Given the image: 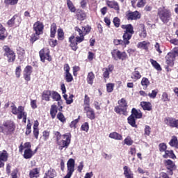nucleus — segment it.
<instances>
[{
  "label": "nucleus",
  "instance_id": "nucleus-1",
  "mask_svg": "<svg viewBox=\"0 0 178 178\" xmlns=\"http://www.w3.org/2000/svg\"><path fill=\"white\" fill-rule=\"evenodd\" d=\"M16 125L12 120H6L0 124V133H3L5 136H12L15 133Z\"/></svg>",
  "mask_w": 178,
  "mask_h": 178
},
{
  "label": "nucleus",
  "instance_id": "nucleus-2",
  "mask_svg": "<svg viewBox=\"0 0 178 178\" xmlns=\"http://www.w3.org/2000/svg\"><path fill=\"white\" fill-rule=\"evenodd\" d=\"M157 16H159L162 23L168 24L172 20V11L165 7L159 8L158 9Z\"/></svg>",
  "mask_w": 178,
  "mask_h": 178
},
{
  "label": "nucleus",
  "instance_id": "nucleus-3",
  "mask_svg": "<svg viewBox=\"0 0 178 178\" xmlns=\"http://www.w3.org/2000/svg\"><path fill=\"white\" fill-rule=\"evenodd\" d=\"M121 27L123 30H125L122 36L124 44V45H129V44H130V40H131V37H133V34H134V28L131 24L122 25Z\"/></svg>",
  "mask_w": 178,
  "mask_h": 178
},
{
  "label": "nucleus",
  "instance_id": "nucleus-4",
  "mask_svg": "<svg viewBox=\"0 0 178 178\" xmlns=\"http://www.w3.org/2000/svg\"><path fill=\"white\" fill-rule=\"evenodd\" d=\"M63 139L57 140V144L59 146L58 149L60 151H62L63 148L65 149H67V148L69 147V145H70V142L72 141V134L70 133H67L62 136Z\"/></svg>",
  "mask_w": 178,
  "mask_h": 178
},
{
  "label": "nucleus",
  "instance_id": "nucleus-5",
  "mask_svg": "<svg viewBox=\"0 0 178 178\" xmlns=\"http://www.w3.org/2000/svg\"><path fill=\"white\" fill-rule=\"evenodd\" d=\"M33 30L35 33L31 35L32 41L35 42L40 38V35L42 34V30H44V24L42 22L38 21L33 24Z\"/></svg>",
  "mask_w": 178,
  "mask_h": 178
},
{
  "label": "nucleus",
  "instance_id": "nucleus-6",
  "mask_svg": "<svg viewBox=\"0 0 178 178\" xmlns=\"http://www.w3.org/2000/svg\"><path fill=\"white\" fill-rule=\"evenodd\" d=\"M120 106H115L114 108L115 112L119 115H127V102L124 98L118 101Z\"/></svg>",
  "mask_w": 178,
  "mask_h": 178
},
{
  "label": "nucleus",
  "instance_id": "nucleus-7",
  "mask_svg": "<svg viewBox=\"0 0 178 178\" xmlns=\"http://www.w3.org/2000/svg\"><path fill=\"white\" fill-rule=\"evenodd\" d=\"M11 112L13 115H17V119H23L24 116L27 115V113L24 111V107L19 106L18 108L13 104L11 106Z\"/></svg>",
  "mask_w": 178,
  "mask_h": 178
},
{
  "label": "nucleus",
  "instance_id": "nucleus-8",
  "mask_svg": "<svg viewBox=\"0 0 178 178\" xmlns=\"http://www.w3.org/2000/svg\"><path fill=\"white\" fill-rule=\"evenodd\" d=\"M74 164L75 161L73 159H70L67 163V175L64 177V178H70L72 177V175L74 172Z\"/></svg>",
  "mask_w": 178,
  "mask_h": 178
},
{
  "label": "nucleus",
  "instance_id": "nucleus-9",
  "mask_svg": "<svg viewBox=\"0 0 178 178\" xmlns=\"http://www.w3.org/2000/svg\"><path fill=\"white\" fill-rule=\"evenodd\" d=\"M3 49L5 52L4 56H7L8 62H14L15 59H16L15 52L8 46H3Z\"/></svg>",
  "mask_w": 178,
  "mask_h": 178
},
{
  "label": "nucleus",
  "instance_id": "nucleus-10",
  "mask_svg": "<svg viewBox=\"0 0 178 178\" xmlns=\"http://www.w3.org/2000/svg\"><path fill=\"white\" fill-rule=\"evenodd\" d=\"M39 55L42 62H45V60L51 62L52 60L51 56H49V50L47 48L41 49L39 52Z\"/></svg>",
  "mask_w": 178,
  "mask_h": 178
},
{
  "label": "nucleus",
  "instance_id": "nucleus-11",
  "mask_svg": "<svg viewBox=\"0 0 178 178\" xmlns=\"http://www.w3.org/2000/svg\"><path fill=\"white\" fill-rule=\"evenodd\" d=\"M74 31H76V33L79 35L76 37V42H83L84 36L86 35V33H84V31H83V28L80 29L79 26H76Z\"/></svg>",
  "mask_w": 178,
  "mask_h": 178
},
{
  "label": "nucleus",
  "instance_id": "nucleus-12",
  "mask_svg": "<svg viewBox=\"0 0 178 178\" xmlns=\"http://www.w3.org/2000/svg\"><path fill=\"white\" fill-rule=\"evenodd\" d=\"M164 163L167 168V169L169 171V175H173V170H175L176 169V165L173 163V161L170 159H168V160H165L164 161Z\"/></svg>",
  "mask_w": 178,
  "mask_h": 178
},
{
  "label": "nucleus",
  "instance_id": "nucleus-13",
  "mask_svg": "<svg viewBox=\"0 0 178 178\" xmlns=\"http://www.w3.org/2000/svg\"><path fill=\"white\" fill-rule=\"evenodd\" d=\"M112 56L114 58V59H116V56L118 58V59H121L122 60H124L126 59L127 55L126 54V52H120L119 50H113L112 52Z\"/></svg>",
  "mask_w": 178,
  "mask_h": 178
},
{
  "label": "nucleus",
  "instance_id": "nucleus-14",
  "mask_svg": "<svg viewBox=\"0 0 178 178\" xmlns=\"http://www.w3.org/2000/svg\"><path fill=\"white\" fill-rule=\"evenodd\" d=\"M31 73H33V67L30 65L26 66L24 70V77L26 81H30Z\"/></svg>",
  "mask_w": 178,
  "mask_h": 178
},
{
  "label": "nucleus",
  "instance_id": "nucleus-15",
  "mask_svg": "<svg viewBox=\"0 0 178 178\" xmlns=\"http://www.w3.org/2000/svg\"><path fill=\"white\" fill-rule=\"evenodd\" d=\"M20 19L17 17V15H14L10 19H9L7 22L8 27H13V26H19L20 24Z\"/></svg>",
  "mask_w": 178,
  "mask_h": 178
},
{
  "label": "nucleus",
  "instance_id": "nucleus-16",
  "mask_svg": "<svg viewBox=\"0 0 178 178\" xmlns=\"http://www.w3.org/2000/svg\"><path fill=\"white\" fill-rule=\"evenodd\" d=\"M165 122L168 126H170V127H175V129H178V120L176 118H168Z\"/></svg>",
  "mask_w": 178,
  "mask_h": 178
},
{
  "label": "nucleus",
  "instance_id": "nucleus-17",
  "mask_svg": "<svg viewBox=\"0 0 178 178\" xmlns=\"http://www.w3.org/2000/svg\"><path fill=\"white\" fill-rule=\"evenodd\" d=\"M85 112H86V116L90 120H94L95 119V112H94V109L91 108L90 106L84 107Z\"/></svg>",
  "mask_w": 178,
  "mask_h": 178
},
{
  "label": "nucleus",
  "instance_id": "nucleus-18",
  "mask_svg": "<svg viewBox=\"0 0 178 178\" xmlns=\"http://www.w3.org/2000/svg\"><path fill=\"white\" fill-rule=\"evenodd\" d=\"M166 64L168 66H173V62H175V59H176V55L174 53H168L165 57Z\"/></svg>",
  "mask_w": 178,
  "mask_h": 178
},
{
  "label": "nucleus",
  "instance_id": "nucleus-19",
  "mask_svg": "<svg viewBox=\"0 0 178 178\" xmlns=\"http://www.w3.org/2000/svg\"><path fill=\"white\" fill-rule=\"evenodd\" d=\"M127 20H137L141 17V15L138 11L130 12L127 15Z\"/></svg>",
  "mask_w": 178,
  "mask_h": 178
},
{
  "label": "nucleus",
  "instance_id": "nucleus-20",
  "mask_svg": "<svg viewBox=\"0 0 178 178\" xmlns=\"http://www.w3.org/2000/svg\"><path fill=\"white\" fill-rule=\"evenodd\" d=\"M8 152L6 151H3V152L0 153V168H3L5 163L8 161Z\"/></svg>",
  "mask_w": 178,
  "mask_h": 178
},
{
  "label": "nucleus",
  "instance_id": "nucleus-21",
  "mask_svg": "<svg viewBox=\"0 0 178 178\" xmlns=\"http://www.w3.org/2000/svg\"><path fill=\"white\" fill-rule=\"evenodd\" d=\"M124 170V176L125 178H134V174H133V171L128 166L125 165L123 168Z\"/></svg>",
  "mask_w": 178,
  "mask_h": 178
},
{
  "label": "nucleus",
  "instance_id": "nucleus-22",
  "mask_svg": "<svg viewBox=\"0 0 178 178\" xmlns=\"http://www.w3.org/2000/svg\"><path fill=\"white\" fill-rule=\"evenodd\" d=\"M69 41L70 42V47L72 48V51H77V48H79V47H77V39L74 40V35L71 36L69 38Z\"/></svg>",
  "mask_w": 178,
  "mask_h": 178
},
{
  "label": "nucleus",
  "instance_id": "nucleus-23",
  "mask_svg": "<svg viewBox=\"0 0 178 178\" xmlns=\"http://www.w3.org/2000/svg\"><path fill=\"white\" fill-rule=\"evenodd\" d=\"M131 79L134 81H137V80H140V79H141V74L140 73V70H138V67H136L134 69V72H132Z\"/></svg>",
  "mask_w": 178,
  "mask_h": 178
},
{
  "label": "nucleus",
  "instance_id": "nucleus-24",
  "mask_svg": "<svg viewBox=\"0 0 178 178\" xmlns=\"http://www.w3.org/2000/svg\"><path fill=\"white\" fill-rule=\"evenodd\" d=\"M140 106H142L143 111H152V104L150 102H141Z\"/></svg>",
  "mask_w": 178,
  "mask_h": 178
},
{
  "label": "nucleus",
  "instance_id": "nucleus-25",
  "mask_svg": "<svg viewBox=\"0 0 178 178\" xmlns=\"http://www.w3.org/2000/svg\"><path fill=\"white\" fill-rule=\"evenodd\" d=\"M8 37L6 29L0 24V40H5Z\"/></svg>",
  "mask_w": 178,
  "mask_h": 178
},
{
  "label": "nucleus",
  "instance_id": "nucleus-26",
  "mask_svg": "<svg viewBox=\"0 0 178 178\" xmlns=\"http://www.w3.org/2000/svg\"><path fill=\"white\" fill-rule=\"evenodd\" d=\"M131 115L136 118V119H141L143 118V113L141 111L137 110L136 108H132Z\"/></svg>",
  "mask_w": 178,
  "mask_h": 178
},
{
  "label": "nucleus",
  "instance_id": "nucleus-27",
  "mask_svg": "<svg viewBox=\"0 0 178 178\" xmlns=\"http://www.w3.org/2000/svg\"><path fill=\"white\" fill-rule=\"evenodd\" d=\"M51 95V90H44L42 92V99L43 101H49L50 100V97Z\"/></svg>",
  "mask_w": 178,
  "mask_h": 178
},
{
  "label": "nucleus",
  "instance_id": "nucleus-28",
  "mask_svg": "<svg viewBox=\"0 0 178 178\" xmlns=\"http://www.w3.org/2000/svg\"><path fill=\"white\" fill-rule=\"evenodd\" d=\"M56 177V171L54 169L49 170L46 173L44 178H54Z\"/></svg>",
  "mask_w": 178,
  "mask_h": 178
},
{
  "label": "nucleus",
  "instance_id": "nucleus-29",
  "mask_svg": "<svg viewBox=\"0 0 178 178\" xmlns=\"http://www.w3.org/2000/svg\"><path fill=\"white\" fill-rule=\"evenodd\" d=\"M107 6L109 8H111L113 9H115V10H119V4L118 3V2L116 1H108L106 2Z\"/></svg>",
  "mask_w": 178,
  "mask_h": 178
},
{
  "label": "nucleus",
  "instance_id": "nucleus-30",
  "mask_svg": "<svg viewBox=\"0 0 178 178\" xmlns=\"http://www.w3.org/2000/svg\"><path fill=\"white\" fill-rule=\"evenodd\" d=\"M108 137L110 138H113V140H123V137L122 135L118 134V132H111Z\"/></svg>",
  "mask_w": 178,
  "mask_h": 178
},
{
  "label": "nucleus",
  "instance_id": "nucleus-31",
  "mask_svg": "<svg viewBox=\"0 0 178 178\" xmlns=\"http://www.w3.org/2000/svg\"><path fill=\"white\" fill-rule=\"evenodd\" d=\"M163 158H172V159H175L176 158V155L173 153V150H166L165 152V154L163 156Z\"/></svg>",
  "mask_w": 178,
  "mask_h": 178
},
{
  "label": "nucleus",
  "instance_id": "nucleus-32",
  "mask_svg": "<svg viewBox=\"0 0 178 178\" xmlns=\"http://www.w3.org/2000/svg\"><path fill=\"white\" fill-rule=\"evenodd\" d=\"M33 155H34V153L31 151V149H26L24 153V158L25 159H30L32 158Z\"/></svg>",
  "mask_w": 178,
  "mask_h": 178
},
{
  "label": "nucleus",
  "instance_id": "nucleus-33",
  "mask_svg": "<svg viewBox=\"0 0 178 178\" xmlns=\"http://www.w3.org/2000/svg\"><path fill=\"white\" fill-rule=\"evenodd\" d=\"M128 123L132 127L137 128V124H136V118H134V115H131L128 118Z\"/></svg>",
  "mask_w": 178,
  "mask_h": 178
},
{
  "label": "nucleus",
  "instance_id": "nucleus-34",
  "mask_svg": "<svg viewBox=\"0 0 178 178\" xmlns=\"http://www.w3.org/2000/svg\"><path fill=\"white\" fill-rule=\"evenodd\" d=\"M40 175V171L38 170V168H34L29 172V177L30 178H34V177H38Z\"/></svg>",
  "mask_w": 178,
  "mask_h": 178
},
{
  "label": "nucleus",
  "instance_id": "nucleus-35",
  "mask_svg": "<svg viewBox=\"0 0 178 178\" xmlns=\"http://www.w3.org/2000/svg\"><path fill=\"white\" fill-rule=\"evenodd\" d=\"M94 79H95V75L93 72H89L88 74L87 77V82L88 84L92 85V83L94 82Z\"/></svg>",
  "mask_w": 178,
  "mask_h": 178
},
{
  "label": "nucleus",
  "instance_id": "nucleus-36",
  "mask_svg": "<svg viewBox=\"0 0 178 178\" xmlns=\"http://www.w3.org/2000/svg\"><path fill=\"white\" fill-rule=\"evenodd\" d=\"M87 17V15H86V13H84L83 11L81 10L79 11L77 14H76V17L78 20H86V17Z\"/></svg>",
  "mask_w": 178,
  "mask_h": 178
},
{
  "label": "nucleus",
  "instance_id": "nucleus-37",
  "mask_svg": "<svg viewBox=\"0 0 178 178\" xmlns=\"http://www.w3.org/2000/svg\"><path fill=\"white\" fill-rule=\"evenodd\" d=\"M50 31H51L50 37L51 38H54L55 37V34H56V24L53 23L51 25Z\"/></svg>",
  "mask_w": 178,
  "mask_h": 178
},
{
  "label": "nucleus",
  "instance_id": "nucleus-38",
  "mask_svg": "<svg viewBox=\"0 0 178 178\" xmlns=\"http://www.w3.org/2000/svg\"><path fill=\"white\" fill-rule=\"evenodd\" d=\"M150 63H152V66L156 69V70L161 71L162 70V68L161 67V65L156 62V60L154 59H150Z\"/></svg>",
  "mask_w": 178,
  "mask_h": 178
},
{
  "label": "nucleus",
  "instance_id": "nucleus-39",
  "mask_svg": "<svg viewBox=\"0 0 178 178\" xmlns=\"http://www.w3.org/2000/svg\"><path fill=\"white\" fill-rule=\"evenodd\" d=\"M57 112L58 110H56V106L52 105L50 109V115L52 119H55V116H56Z\"/></svg>",
  "mask_w": 178,
  "mask_h": 178
},
{
  "label": "nucleus",
  "instance_id": "nucleus-40",
  "mask_svg": "<svg viewBox=\"0 0 178 178\" xmlns=\"http://www.w3.org/2000/svg\"><path fill=\"white\" fill-rule=\"evenodd\" d=\"M67 5L70 12H72V13L76 12V8L74 7V5H73V3L72 2V1L67 0Z\"/></svg>",
  "mask_w": 178,
  "mask_h": 178
},
{
  "label": "nucleus",
  "instance_id": "nucleus-41",
  "mask_svg": "<svg viewBox=\"0 0 178 178\" xmlns=\"http://www.w3.org/2000/svg\"><path fill=\"white\" fill-rule=\"evenodd\" d=\"M51 98H53L54 101H60V95L56 91H51Z\"/></svg>",
  "mask_w": 178,
  "mask_h": 178
},
{
  "label": "nucleus",
  "instance_id": "nucleus-42",
  "mask_svg": "<svg viewBox=\"0 0 178 178\" xmlns=\"http://www.w3.org/2000/svg\"><path fill=\"white\" fill-rule=\"evenodd\" d=\"M148 42L143 41L140 42L138 44V48H143V49H148Z\"/></svg>",
  "mask_w": 178,
  "mask_h": 178
},
{
  "label": "nucleus",
  "instance_id": "nucleus-43",
  "mask_svg": "<svg viewBox=\"0 0 178 178\" xmlns=\"http://www.w3.org/2000/svg\"><path fill=\"white\" fill-rule=\"evenodd\" d=\"M177 143H178L177 137L172 136V139L169 142V145H170V147H175L177 145Z\"/></svg>",
  "mask_w": 178,
  "mask_h": 178
},
{
  "label": "nucleus",
  "instance_id": "nucleus-44",
  "mask_svg": "<svg viewBox=\"0 0 178 178\" xmlns=\"http://www.w3.org/2000/svg\"><path fill=\"white\" fill-rule=\"evenodd\" d=\"M57 119H58V120H60V122H61L62 123L66 122V118H65L63 113H62L61 112H59L57 114Z\"/></svg>",
  "mask_w": 178,
  "mask_h": 178
},
{
  "label": "nucleus",
  "instance_id": "nucleus-45",
  "mask_svg": "<svg viewBox=\"0 0 178 178\" xmlns=\"http://www.w3.org/2000/svg\"><path fill=\"white\" fill-rule=\"evenodd\" d=\"M141 85L145 88H147V87L149 86V80H148L147 78H143L141 81Z\"/></svg>",
  "mask_w": 178,
  "mask_h": 178
},
{
  "label": "nucleus",
  "instance_id": "nucleus-46",
  "mask_svg": "<svg viewBox=\"0 0 178 178\" xmlns=\"http://www.w3.org/2000/svg\"><path fill=\"white\" fill-rule=\"evenodd\" d=\"M65 80L67 83H72L73 81V76L70 72L65 73Z\"/></svg>",
  "mask_w": 178,
  "mask_h": 178
},
{
  "label": "nucleus",
  "instance_id": "nucleus-47",
  "mask_svg": "<svg viewBox=\"0 0 178 178\" xmlns=\"http://www.w3.org/2000/svg\"><path fill=\"white\" fill-rule=\"evenodd\" d=\"M159 151L160 152H165L166 149L168 148V146L165 143H160L159 145Z\"/></svg>",
  "mask_w": 178,
  "mask_h": 178
},
{
  "label": "nucleus",
  "instance_id": "nucleus-48",
  "mask_svg": "<svg viewBox=\"0 0 178 178\" xmlns=\"http://www.w3.org/2000/svg\"><path fill=\"white\" fill-rule=\"evenodd\" d=\"M145 3H147L146 0H138L136 6L138 8H144L145 6Z\"/></svg>",
  "mask_w": 178,
  "mask_h": 178
},
{
  "label": "nucleus",
  "instance_id": "nucleus-49",
  "mask_svg": "<svg viewBox=\"0 0 178 178\" xmlns=\"http://www.w3.org/2000/svg\"><path fill=\"white\" fill-rule=\"evenodd\" d=\"M103 72V77L104 79H109V71H108V68L105 67L102 69Z\"/></svg>",
  "mask_w": 178,
  "mask_h": 178
},
{
  "label": "nucleus",
  "instance_id": "nucleus-50",
  "mask_svg": "<svg viewBox=\"0 0 178 178\" xmlns=\"http://www.w3.org/2000/svg\"><path fill=\"white\" fill-rule=\"evenodd\" d=\"M82 30L83 31H84V34H86V35H87V34H88V33H90L91 31V26H82Z\"/></svg>",
  "mask_w": 178,
  "mask_h": 178
},
{
  "label": "nucleus",
  "instance_id": "nucleus-51",
  "mask_svg": "<svg viewBox=\"0 0 178 178\" xmlns=\"http://www.w3.org/2000/svg\"><path fill=\"white\" fill-rule=\"evenodd\" d=\"M124 144L126 145H133V140H131V137H127L124 140Z\"/></svg>",
  "mask_w": 178,
  "mask_h": 178
},
{
  "label": "nucleus",
  "instance_id": "nucleus-52",
  "mask_svg": "<svg viewBox=\"0 0 178 178\" xmlns=\"http://www.w3.org/2000/svg\"><path fill=\"white\" fill-rule=\"evenodd\" d=\"M4 2L6 5H16L19 0H5Z\"/></svg>",
  "mask_w": 178,
  "mask_h": 178
},
{
  "label": "nucleus",
  "instance_id": "nucleus-53",
  "mask_svg": "<svg viewBox=\"0 0 178 178\" xmlns=\"http://www.w3.org/2000/svg\"><path fill=\"white\" fill-rule=\"evenodd\" d=\"M90 127L88 125V122H85L83 124L81 125V130L86 131V133L88 131Z\"/></svg>",
  "mask_w": 178,
  "mask_h": 178
},
{
  "label": "nucleus",
  "instance_id": "nucleus-54",
  "mask_svg": "<svg viewBox=\"0 0 178 178\" xmlns=\"http://www.w3.org/2000/svg\"><path fill=\"white\" fill-rule=\"evenodd\" d=\"M157 94H158V90H154L152 91L151 93L148 94V96L149 97V98L154 99L156 97Z\"/></svg>",
  "mask_w": 178,
  "mask_h": 178
},
{
  "label": "nucleus",
  "instance_id": "nucleus-55",
  "mask_svg": "<svg viewBox=\"0 0 178 178\" xmlns=\"http://www.w3.org/2000/svg\"><path fill=\"white\" fill-rule=\"evenodd\" d=\"M113 43L115 45H123V44H124V39L122 40H119V39H115L113 41Z\"/></svg>",
  "mask_w": 178,
  "mask_h": 178
},
{
  "label": "nucleus",
  "instance_id": "nucleus-56",
  "mask_svg": "<svg viewBox=\"0 0 178 178\" xmlns=\"http://www.w3.org/2000/svg\"><path fill=\"white\" fill-rule=\"evenodd\" d=\"M113 87H115L113 83H108L106 85L107 91L108 92H112V91H113Z\"/></svg>",
  "mask_w": 178,
  "mask_h": 178
},
{
  "label": "nucleus",
  "instance_id": "nucleus-57",
  "mask_svg": "<svg viewBox=\"0 0 178 178\" xmlns=\"http://www.w3.org/2000/svg\"><path fill=\"white\" fill-rule=\"evenodd\" d=\"M145 134L146 136L151 134V127L148 125L145 126Z\"/></svg>",
  "mask_w": 178,
  "mask_h": 178
},
{
  "label": "nucleus",
  "instance_id": "nucleus-58",
  "mask_svg": "<svg viewBox=\"0 0 178 178\" xmlns=\"http://www.w3.org/2000/svg\"><path fill=\"white\" fill-rule=\"evenodd\" d=\"M113 24L115 27H119L120 26V19L118 17H115L113 19Z\"/></svg>",
  "mask_w": 178,
  "mask_h": 178
},
{
  "label": "nucleus",
  "instance_id": "nucleus-59",
  "mask_svg": "<svg viewBox=\"0 0 178 178\" xmlns=\"http://www.w3.org/2000/svg\"><path fill=\"white\" fill-rule=\"evenodd\" d=\"M83 169H84V163L81 161L77 167V170L79 173H81Z\"/></svg>",
  "mask_w": 178,
  "mask_h": 178
},
{
  "label": "nucleus",
  "instance_id": "nucleus-60",
  "mask_svg": "<svg viewBox=\"0 0 178 178\" xmlns=\"http://www.w3.org/2000/svg\"><path fill=\"white\" fill-rule=\"evenodd\" d=\"M20 73H22V68L20 66L17 67L16 70H15V74L17 77V79H19V77H20Z\"/></svg>",
  "mask_w": 178,
  "mask_h": 178
},
{
  "label": "nucleus",
  "instance_id": "nucleus-61",
  "mask_svg": "<svg viewBox=\"0 0 178 178\" xmlns=\"http://www.w3.org/2000/svg\"><path fill=\"white\" fill-rule=\"evenodd\" d=\"M161 99H162L163 102H166V101H169V97H168V93L163 92L162 94Z\"/></svg>",
  "mask_w": 178,
  "mask_h": 178
},
{
  "label": "nucleus",
  "instance_id": "nucleus-62",
  "mask_svg": "<svg viewBox=\"0 0 178 178\" xmlns=\"http://www.w3.org/2000/svg\"><path fill=\"white\" fill-rule=\"evenodd\" d=\"M58 40H62L63 38V30L61 29H58Z\"/></svg>",
  "mask_w": 178,
  "mask_h": 178
},
{
  "label": "nucleus",
  "instance_id": "nucleus-63",
  "mask_svg": "<svg viewBox=\"0 0 178 178\" xmlns=\"http://www.w3.org/2000/svg\"><path fill=\"white\" fill-rule=\"evenodd\" d=\"M43 138H44V141H47V140H48V138H49V131H43Z\"/></svg>",
  "mask_w": 178,
  "mask_h": 178
},
{
  "label": "nucleus",
  "instance_id": "nucleus-64",
  "mask_svg": "<svg viewBox=\"0 0 178 178\" xmlns=\"http://www.w3.org/2000/svg\"><path fill=\"white\" fill-rule=\"evenodd\" d=\"M17 169L14 170L11 173V177L12 178H17V173H18Z\"/></svg>",
  "mask_w": 178,
  "mask_h": 178
}]
</instances>
